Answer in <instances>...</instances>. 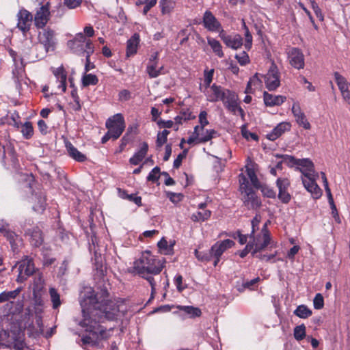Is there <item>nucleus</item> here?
Segmentation results:
<instances>
[{
  "label": "nucleus",
  "instance_id": "obj_33",
  "mask_svg": "<svg viewBox=\"0 0 350 350\" xmlns=\"http://www.w3.org/2000/svg\"><path fill=\"white\" fill-rule=\"evenodd\" d=\"M20 128L21 129V132L24 139H29L33 137L34 130L31 122L27 121L24 124H21Z\"/></svg>",
  "mask_w": 350,
  "mask_h": 350
},
{
  "label": "nucleus",
  "instance_id": "obj_22",
  "mask_svg": "<svg viewBox=\"0 0 350 350\" xmlns=\"http://www.w3.org/2000/svg\"><path fill=\"white\" fill-rule=\"evenodd\" d=\"M292 113L296 119L297 123L303 126L305 129L308 130L311 126L308 121L304 113L301 111L300 105L298 103H295L292 107Z\"/></svg>",
  "mask_w": 350,
  "mask_h": 350
},
{
  "label": "nucleus",
  "instance_id": "obj_8",
  "mask_svg": "<svg viewBox=\"0 0 350 350\" xmlns=\"http://www.w3.org/2000/svg\"><path fill=\"white\" fill-rule=\"evenodd\" d=\"M264 78L266 88L269 91H274L280 85V74L278 67L273 64L265 75H260Z\"/></svg>",
  "mask_w": 350,
  "mask_h": 350
},
{
  "label": "nucleus",
  "instance_id": "obj_37",
  "mask_svg": "<svg viewBox=\"0 0 350 350\" xmlns=\"http://www.w3.org/2000/svg\"><path fill=\"white\" fill-rule=\"evenodd\" d=\"M98 78L96 75L86 73L82 77L81 79L82 85L83 87L95 85L98 84Z\"/></svg>",
  "mask_w": 350,
  "mask_h": 350
},
{
  "label": "nucleus",
  "instance_id": "obj_64",
  "mask_svg": "<svg viewBox=\"0 0 350 350\" xmlns=\"http://www.w3.org/2000/svg\"><path fill=\"white\" fill-rule=\"evenodd\" d=\"M188 152L187 149H185L181 153H180L174 161L173 166L174 168L178 169L182 163V161L187 157Z\"/></svg>",
  "mask_w": 350,
  "mask_h": 350
},
{
  "label": "nucleus",
  "instance_id": "obj_49",
  "mask_svg": "<svg viewBox=\"0 0 350 350\" xmlns=\"http://www.w3.org/2000/svg\"><path fill=\"white\" fill-rule=\"evenodd\" d=\"M239 181L240 185L239 190L241 194H243L245 191L252 189V188L250 186L248 180L243 174H239Z\"/></svg>",
  "mask_w": 350,
  "mask_h": 350
},
{
  "label": "nucleus",
  "instance_id": "obj_13",
  "mask_svg": "<svg viewBox=\"0 0 350 350\" xmlns=\"http://www.w3.org/2000/svg\"><path fill=\"white\" fill-rule=\"evenodd\" d=\"M289 64L297 70L303 69L305 66V58L302 51L297 47H291L287 52Z\"/></svg>",
  "mask_w": 350,
  "mask_h": 350
},
{
  "label": "nucleus",
  "instance_id": "obj_58",
  "mask_svg": "<svg viewBox=\"0 0 350 350\" xmlns=\"http://www.w3.org/2000/svg\"><path fill=\"white\" fill-rule=\"evenodd\" d=\"M234 57L242 66L247 65L250 62L249 55L245 51H242L239 54H236Z\"/></svg>",
  "mask_w": 350,
  "mask_h": 350
},
{
  "label": "nucleus",
  "instance_id": "obj_54",
  "mask_svg": "<svg viewBox=\"0 0 350 350\" xmlns=\"http://www.w3.org/2000/svg\"><path fill=\"white\" fill-rule=\"evenodd\" d=\"M195 254L196 258L202 262H208L213 259L211 250L206 253L196 250Z\"/></svg>",
  "mask_w": 350,
  "mask_h": 350
},
{
  "label": "nucleus",
  "instance_id": "obj_34",
  "mask_svg": "<svg viewBox=\"0 0 350 350\" xmlns=\"http://www.w3.org/2000/svg\"><path fill=\"white\" fill-rule=\"evenodd\" d=\"M4 237L10 242L12 249L15 251L18 248V243L21 241L20 237L11 230H9Z\"/></svg>",
  "mask_w": 350,
  "mask_h": 350
},
{
  "label": "nucleus",
  "instance_id": "obj_53",
  "mask_svg": "<svg viewBox=\"0 0 350 350\" xmlns=\"http://www.w3.org/2000/svg\"><path fill=\"white\" fill-rule=\"evenodd\" d=\"M327 196H328V201H329V205H330V207L332 209V215L337 223H340V217H339L336 206L334 204L332 193L328 194Z\"/></svg>",
  "mask_w": 350,
  "mask_h": 350
},
{
  "label": "nucleus",
  "instance_id": "obj_46",
  "mask_svg": "<svg viewBox=\"0 0 350 350\" xmlns=\"http://www.w3.org/2000/svg\"><path fill=\"white\" fill-rule=\"evenodd\" d=\"M256 189H260L262 195L269 198H275L276 197L275 191L267 185H261L260 187H257Z\"/></svg>",
  "mask_w": 350,
  "mask_h": 350
},
{
  "label": "nucleus",
  "instance_id": "obj_42",
  "mask_svg": "<svg viewBox=\"0 0 350 350\" xmlns=\"http://www.w3.org/2000/svg\"><path fill=\"white\" fill-rule=\"evenodd\" d=\"M180 310L189 314L191 318L199 317L202 314L200 308L191 306H180Z\"/></svg>",
  "mask_w": 350,
  "mask_h": 350
},
{
  "label": "nucleus",
  "instance_id": "obj_14",
  "mask_svg": "<svg viewBox=\"0 0 350 350\" xmlns=\"http://www.w3.org/2000/svg\"><path fill=\"white\" fill-rule=\"evenodd\" d=\"M203 26L211 32H219L224 30L220 22L216 18L210 10H206L202 17Z\"/></svg>",
  "mask_w": 350,
  "mask_h": 350
},
{
  "label": "nucleus",
  "instance_id": "obj_60",
  "mask_svg": "<svg viewBox=\"0 0 350 350\" xmlns=\"http://www.w3.org/2000/svg\"><path fill=\"white\" fill-rule=\"evenodd\" d=\"M94 52V46L91 40H88L85 46L84 47V53L85 54V59L89 63V59Z\"/></svg>",
  "mask_w": 350,
  "mask_h": 350
},
{
  "label": "nucleus",
  "instance_id": "obj_61",
  "mask_svg": "<svg viewBox=\"0 0 350 350\" xmlns=\"http://www.w3.org/2000/svg\"><path fill=\"white\" fill-rule=\"evenodd\" d=\"M314 308L317 310H320L324 306V299L321 293L316 294L313 299Z\"/></svg>",
  "mask_w": 350,
  "mask_h": 350
},
{
  "label": "nucleus",
  "instance_id": "obj_6",
  "mask_svg": "<svg viewBox=\"0 0 350 350\" xmlns=\"http://www.w3.org/2000/svg\"><path fill=\"white\" fill-rule=\"evenodd\" d=\"M105 126L110 133L113 134V139H118L125 129V121L122 113H116L108 118Z\"/></svg>",
  "mask_w": 350,
  "mask_h": 350
},
{
  "label": "nucleus",
  "instance_id": "obj_62",
  "mask_svg": "<svg viewBox=\"0 0 350 350\" xmlns=\"http://www.w3.org/2000/svg\"><path fill=\"white\" fill-rule=\"evenodd\" d=\"M241 133H242L243 137L247 140H249L250 139H253L254 141L258 140V135L255 133H252V132L246 130L245 125H243L241 127Z\"/></svg>",
  "mask_w": 350,
  "mask_h": 350
},
{
  "label": "nucleus",
  "instance_id": "obj_24",
  "mask_svg": "<svg viewBox=\"0 0 350 350\" xmlns=\"http://www.w3.org/2000/svg\"><path fill=\"white\" fill-rule=\"evenodd\" d=\"M286 100V97L282 95H273L265 91L263 93L264 103L267 107L280 106Z\"/></svg>",
  "mask_w": 350,
  "mask_h": 350
},
{
  "label": "nucleus",
  "instance_id": "obj_36",
  "mask_svg": "<svg viewBox=\"0 0 350 350\" xmlns=\"http://www.w3.org/2000/svg\"><path fill=\"white\" fill-rule=\"evenodd\" d=\"M294 314L301 319H307L312 314V310L306 305H299L293 312Z\"/></svg>",
  "mask_w": 350,
  "mask_h": 350
},
{
  "label": "nucleus",
  "instance_id": "obj_48",
  "mask_svg": "<svg viewBox=\"0 0 350 350\" xmlns=\"http://www.w3.org/2000/svg\"><path fill=\"white\" fill-rule=\"evenodd\" d=\"M174 3L172 0H161L160 6L163 14H169L174 8Z\"/></svg>",
  "mask_w": 350,
  "mask_h": 350
},
{
  "label": "nucleus",
  "instance_id": "obj_63",
  "mask_svg": "<svg viewBox=\"0 0 350 350\" xmlns=\"http://www.w3.org/2000/svg\"><path fill=\"white\" fill-rule=\"evenodd\" d=\"M167 197L173 203H178L183 200V195L180 193H174L172 191H167L166 193Z\"/></svg>",
  "mask_w": 350,
  "mask_h": 350
},
{
  "label": "nucleus",
  "instance_id": "obj_51",
  "mask_svg": "<svg viewBox=\"0 0 350 350\" xmlns=\"http://www.w3.org/2000/svg\"><path fill=\"white\" fill-rule=\"evenodd\" d=\"M293 335L297 340H303L306 337V326L304 324L296 326L294 328Z\"/></svg>",
  "mask_w": 350,
  "mask_h": 350
},
{
  "label": "nucleus",
  "instance_id": "obj_55",
  "mask_svg": "<svg viewBox=\"0 0 350 350\" xmlns=\"http://www.w3.org/2000/svg\"><path fill=\"white\" fill-rule=\"evenodd\" d=\"M261 216L260 214L257 213L252 219L251 224H252V232L250 234V237L254 239V234L256 230V229H258V225L260 222Z\"/></svg>",
  "mask_w": 350,
  "mask_h": 350
},
{
  "label": "nucleus",
  "instance_id": "obj_21",
  "mask_svg": "<svg viewBox=\"0 0 350 350\" xmlns=\"http://www.w3.org/2000/svg\"><path fill=\"white\" fill-rule=\"evenodd\" d=\"M33 200V210L37 213L42 214L46 209V193L42 191L35 193Z\"/></svg>",
  "mask_w": 350,
  "mask_h": 350
},
{
  "label": "nucleus",
  "instance_id": "obj_18",
  "mask_svg": "<svg viewBox=\"0 0 350 350\" xmlns=\"http://www.w3.org/2000/svg\"><path fill=\"white\" fill-rule=\"evenodd\" d=\"M25 234L29 237L30 244L35 247H39L44 243L43 232L38 226L26 229Z\"/></svg>",
  "mask_w": 350,
  "mask_h": 350
},
{
  "label": "nucleus",
  "instance_id": "obj_57",
  "mask_svg": "<svg viewBox=\"0 0 350 350\" xmlns=\"http://www.w3.org/2000/svg\"><path fill=\"white\" fill-rule=\"evenodd\" d=\"M217 133V131H215L214 129L206 130V133L200 137V138L199 139L198 144L206 143L210 141L211 139L215 137Z\"/></svg>",
  "mask_w": 350,
  "mask_h": 350
},
{
  "label": "nucleus",
  "instance_id": "obj_40",
  "mask_svg": "<svg viewBox=\"0 0 350 350\" xmlns=\"http://www.w3.org/2000/svg\"><path fill=\"white\" fill-rule=\"evenodd\" d=\"M71 97L73 99V103H71V107L75 111H79L81 109V105L80 103V98L78 95L77 88L74 87L70 93Z\"/></svg>",
  "mask_w": 350,
  "mask_h": 350
},
{
  "label": "nucleus",
  "instance_id": "obj_59",
  "mask_svg": "<svg viewBox=\"0 0 350 350\" xmlns=\"http://www.w3.org/2000/svg\"><path fill=\"white\" fill-rule=\"evenodd\" d=\"M160 178V167H154L147 176V180L152 183L157 182Z\"/></svg>",
  "mask_w": 350,
  "mask_h": 350
},
{
  "label": "nucleus",
  "instance_id": "obj_26",
  "mask_svg": "<svg viewBox=\"0 0 350 350\" xmlns=\"http://www.w3.org/2000/svg\"><path fill=\"white\" fill-rule=\"evenodd\" d=\"M148 150V144L147 142H144L140 145V148L138 150L134 155L130 158L129 163L131 165H137L140 163L145 158Z\"/></svg>",
  "mask_w": 350,
  "mask_h": 350
},
{
  "label": "nucleus",
  "instance_id": "obj_9",
  "mask_svg": "<svg viewBox=\"0 0 350 350\" xmlns=\"http://www.w3.org/2000/svg\"><path fill=\"white\" fill-rule=\"evenodd\" d=\"M50 3H46L38 8L35 13L33 18L34 25L37 29H43L51 18Z\"/></svg>",
  "mask_w": 350,
  "mask_h": 350
},
{
  "label": "nucleus",
  "instance_id": "obj_52",
  "mask_svg": "<svg viewBox=\"0 0 350 350\" xmlns=\"http://www.w3.org/2000/svg\"><path fill=\"white\" fill-rule=\"evenodd\" d=\"M157 246L164 254H170L173 250V245H168V243L164 237L158 242Z\"/></svg>",
  "mask_w": 350,
  "mask_h": 350
},
{
  "label": "nucleus",
  "instance_id": "obj_4",
  "mask_svg": "<svg viewBox=\"0 0 350 350\" xmlns=\"http://www.w3.org/2000/svg\"><path fill=\"white\" fill-rule=\"evenodd\" d=\"M23 288L18 286L13 291H5L0 293V304L5 303V310L8 314H18L23 309V299H18Z\"/></svg>",
  "mask_w": 350,
  "mask_h": 350
},
{
  "label": "nucleus",
  "instance_id": "obj_25",
  "mask_svg": "<svg viewBox=\"0 0 350 350\" xmlns=\"http://www.w3.org/2000/svg\"><path fill=\"white\" fill-rule=\"evenodd\" d=\"M159 63V52H155L149 58L146 66V72L150 78H157L159 76V72L156 71Z\"/></svg>",
  "mask_w": 350,
  "mask_h": 350
},
{
  "label": "nucleus",
  "instance_id": "obj_41",
  "mask_svg": "<svg viewBox=\"0 0 350 350\" xmlns=\"http://www.w3.org/2000/svg\"><path fill=\"white\" fill-rule=\"evenodd\" d=\"M275 157L283 159V161L289 167L297 166V159L295 157L288 154H275Z\"/></svg>",
  "mask_w": 350,
  "mask_h": 350
},
{
  "label": "nucleus",
  "instance_id": "obj_15",
  "mask_svg": "<svg viewBox=\"0 0 350 350\" xmlns=\"http://www.w3.org/2000/svg\"><path fill=\"white\" fill-rule=\"evenodd\" d=\"M242 196L243 205L248 210H257L262 206L260 198L257 196L253 189L244 192Z\"/></svg>",
  "mask_w": 350,
  "mask_h": 350
},
{
  "label": "nucleus",
  "instance_id": "obj_2",
  "mask_svg": "<svg viewBox=\"0 0 350 350\" xmlns=\"http://www.w3.org/2000/svg\"><path fill=\"white\" fill-rule=\"evenodd\" d=\"M297 169L302 174L301 180L305 189L311 193L313 198H320L322 190L316 182L319 174L315 172L313 162L308 158L298 159Z\"/></svg>",
  "mask_w": 350,
  "mask_h": 350
},
{
  "label": "nucleus",
  "instance_id": "obj_20",
  "mask_svg": "<svg viewBox=\"0 0 350 350\" xmlns=\"http://www.w3.org/2000/svg\"><path fill=\"white\" fill-rule=\"evenodd\" d=\"M334 76L342 98L350 103V83L338 72H335Z\"/></svg>",
  "mask_w": 350,
  "mask_h": 350
},
{
  "label": "nucleus",
  "instance_id": "obj_31",
  "mask_svg": "<svg viewBox=\"0 0 350 350\" xmlns=\"http://www.w3.org/2000/svg\"><path fill=\"white\" fill-rule=\"evenodd\" d=\"M237 100H239L238 94L235 92L228 89V90L226 91L221 102L223 103L225 108L227 109L230 105L234 104Z\"/></svg>",
  "mask_w": 350,
  "mask_h": 350
},
{
  "label": "nucleus",
  "instance_id": "obj_1",
  "mask_svg": "<svg viewBox=\"0 0 350 350\" xmlns=\"http://www.w3.org/2000/svg\"><path fill=\"white\" fill-rule=\"evenodd\" d=\"M109 293L107 288H101L94 297H90V306L83 308V319L80 325L87 327V330L97 336V338L107 339L109 334L106 327L100 323L105 320L113 321L117 319L120 312L119 306L108 299Z\"/></svg>",
  "mask_w": 350,
  "mask_h": 350
},
{
  "label": "nucleus",
  "instance_id": "obj_10",
  "mask_svg": "<svg viewBox=\"0 0 350 350\" xmlns=\"http://www.w3.org/2000/svg\"><path fill=\"white\" fill-rule=\"evenodd\" d=\"M234 242L230 239L217 241L211 247V251L213 257V265L216 267L220 261V258L225 251L231 248Z\"/></svg>",
  "mask_w": 350,
  "mask_h": 350
},
{
  "label": "nucleus",
  "instance_id": "obj_7",
  "mask_svg": "<svg viewBox=\"0 0 350 350\" xmlns=\"http://www.w3.org/2000/svg\"><path fill=\"white\" fill-rule=\"evenodd\" d=\"M16 27L22 32L24 36L29 31L33 21L32 14L25 8L19 10L16 14Z\"/></svg>",
  "mask_w": 350,
  "mask_h": 350
},
{
  "label": "nucleus",
  "instance_id": "obj_35",
  "mask_svg": "<svg viewBox=\"0 0 350 350\" xmlns=\"http://www.w3.org/2000/svg\"><path fill=\"white\" fill-rule=\"evenodd\" d=\"M226 109L234 116L239 115L241 120H245V113L241 107L239 100H237L234 104L230 105Z\"/></svg>",
  "mask_w": 350,
  "mask_h": 350
},
{
  "label": "nucleus",
  "instance_id": "obj_43",
  "mask_svg": "<svg viewBox=\"0 0 350 350\" xmlns=\"http://www.w3.org/2000/svg\"><path fill=\"white\" fill-rule=\"evenodd\" d=\"M10 120L8 122L9 125L13 126L16 129H19L21 125V116L17 111H14L10 116Z\"/></svg>",
  "mask_w": 350,
  "mask_h": 350
},
{
  "label": "nucleus",
  "instance_id": "obj_19",
  "mask_svg": "<svg viewBox=\"0 0 350 350\" xmlns=\"http://www.w3.org/2000/svg\"><path fill=\"white\" fill-rule=\"evenodd\" d=\"M219 36L228 47L234 50L239 49L243 45V38L239 34L228 35L224 30H222Z\"/></svg>",
  "mask_w": 350,
  "mask_h": 350
},
{
  "label": "nucleus",
  "instance_id": "obj_56",
  "mask_svg": "<svg viewBox=\"0 0 350 350\" xmlns=\"http://www.w3.org/2000/svg\"><path fill=\"white\" fill-rule=\"evenodd\" d=\"M183 278L180 274H176L174 279V284L176 286V289L179 293L183 292L187 288V284H183Z\"/></svg>",
  "mask_w": 350,
  "mask_h": 350
},
{
  "label": "nucleus",
  "instance_id": "obj_17",
  "mask_svg": "<svg viewBox=\"0 0 350 350\" xmlns=\"http://www.w3.org/2000/svg\"><path fill=\"white\" fill-rule=\"evenodd\" d=\"M88 40L83 33H78L74 39L68 41L67 45L73 53L79 55H83L84 47Z\"/></svg>",
  "mask_w": 350,
  "mask_h": 350
},
{
  "label": "nucleus",
  "instance_id": "obj_50",
  "mask_svg": "<svg viewBox=\"0 0 350 350\" xmlns=\"http://www.w3.org/2000/svg\"><path fill=\"white\" fill-rule=\"evenodd\" d=\"M213 75H214V69H211L209 70H204V84L203 86L204 87L205 90H206L210 88L211 83H212L213 79Z\"/></svg>",
  "mask_w": 350,
  "mask_h": 350
},
{
  "label": "nucleus",
  "instance_id": "obj_12",
  "mask_svg": "<svg viewBox=\"0 0 350 350\" xmlns=\"http://www.w3.org/2000/svg\"><path fill=\"white\" fill-rule=\"evenodd\" d=\"M200 90L204 93L206 97V100L208 102L216 103L222 100L226 93V91H228V89L213 83L209 89L206 90H202V88H200Z\"/></svg>",
  "mask_w": 350,
  "mask_h": 350
},
{
  "label": "nucleus",
  "instance_id": "obj_32",
  "mask_svg": "<svg viewBox=\"0 0 350 350\" xmlns=\"http://www.w3.org/2000/svg\"><path fill=\"white\" fill-rule=\"evenodd\" d=\"M211 213L210 210L197 211L191 215V219L194 222H203L211 217Z\"/></svg>",
  "mask_w": 350,
  "mask_h": 350
},
{
  "label": "nucleus",
  "instance_id": "obj_11",
  "mask_svg": "<svg viewBox=\"0 0 350 350\" xmlns=\"http://www.w3.org/2000/svg\"><path fill=\"white\" fill-rule=\"evenodd\" d=\"M55 31L50 27L43 28L42 31L39 32L38 38L42 44L46 51H53L55 44Z\"/></svg>",
  "mask_w": 350,
  "mask_h": 350
},
{
  "label": "nucleus",
  "instance_id": "obj_27",
  "mask_svg": "<svg viewBox=\"0 0 350 350\" xmlns=\"http://www.w3.org/2000/svg\"><path fill=\"white\" fill-rule=\"evenodd\" d=\"M140 38L138 33H134L126 42V56L134 55L138 49Z\"/></svg>",
  "mask_w": 350,
  "mask_h": 350
},
{
  "label": "nucleus",
  "instance_id": "obj_16",
  "mask_svg": "<svg viewBox=\"0 0 350 350\" xmlns=\"http://www.w3.org/2000/svg\"><path fill=\"white\" fill-rule=\"evenodd\" d=\"M275 183L278 188V199L284 204L289 203L291 200V195L288 191V189L291 185L289 179L287 178H278Z\"/></svg>",
  "mask_w": 350,
  "mask_h": 350
},
{
  "label": "nucleus",
  "instance_id": "obj_29",
  "mask_svg": "<svg viewBox=\"0 0 350 350\" xmlns=\"http://www.w3.org/2000/svg\"><path fill=\"white\" fill-rule=\"evenodd\" d=\"M53 75L57 78V81H59V88H62L64 92L66 90V79L67 74L65 69L61 66L53 70Z\"/></svg>",
  "mask_w": 350,
  "mask_h": 350
},
{
  "label": "nucleus",
  "instance_id": "obj_5",
  "mask_svg": "<svg viewBox=\"0 0 350 350\" xmlns=\"http://www.w3.org/2000/svg\"><path fill=\"white\" fill-rule=\"evenodd\" d=\"M18 267V275L16 279L17 283L25 282L29 277L36 271L33 259L28 256H24L16 264Z\"/></svg>",
  "mask_w": 350,
  "mask_h": 350
},
{
  "label": "nucleus",
  "instance_id": "obj_47",
  "mask_svg": "<svg viewBox=\"0 0 350 350\" xmlns=\"http://www.w3.org/2000/svg\"><path fill=\"white\" fill-rule=\"evenodd\" d=\"M243 28L245 30V42L244 44V46L246 50L250 51L252 46V36L244 21H243Z\"/></svg>",
  "mask_w": 350,
  "mask_h": 350
},
{
  "label": "nucleus",
  "instance_id": "obj_28",
  "mask_svg": "<svg viewBox=\"0 0 350 350\" xmlns=\"http://www.w3.org/2000/svg\"><path fill=\"white\" fill-rule=\"evenodd\" d=\"M66 148L68 155L76 161L82 163L88 159L86 155L79 151L71 142H67L66 144Z\"/></svg>",
  "mask_w": 350,
  "mask_h": 350
},
{
  "label": "nucleus",
  "instance_id": "obj_39",
  "mask_svg": "<svg viewBox=\"0 0 350 350\" xmlns=\"http://www.w3.org/2000/svg\"><path fill=\"white\" fill-rule=\"evenodd\" d=\"M49 295L53 304V308L57 309L62 304L59 294L55 288L51 287L49 288Z\"/></svg>",
  "mask_w": 350,
  "mask_h": 350
},
{
  "label": "nucleus",
  "instance_id": "obj_23",
  "mask_svg": "<svg viewBox=\"0 0 350 350\" xmlns=\"http://www.w3.org/2000/svg\"><path fill=\"white\" fill-rule=\"evenodd\" d=\"M291 127V125L289 122H280L267 135V138L271 141H275L282 136L285 132L290 131Z\"/></svg>",
  "mask_w": 350,
  "mask_h": 350
},
{
  "label": "nucleus",
  "instance_id": "obj_3",
  "mask_svg": "<svg viewBox=\"0 0 350 350\" xmlns=\"http://www.w3.org/2000/svg\"><path fill=\"white\" fill-rule=\"evenodd\" d=\"M164 260H161L146 250L134 261L133 267L129 269V272L140 277H144V274L159 275L164 267Z\"/></svg>",
  "mask_w": 350,
  "mask_h": 350
},
{
  "label": "nucleus",
  "instance_id": "obj_44",
  "mask_svg": "<svg viewBox=\"0 0 350 350\" xmlns=\"http://www.w3.org/2000/svg\"><path fill=\"white\" fill-rule=\"evenodd\" d=\"M266 237L262 238L263 241L261 243H256L254 250L252 252V255L254 256L255 254L260 253L261 251L264 250L269 245L271 244V239H269L267 236Z\"/></svg>",
  "mask_w": 350,
  "mask_h": 350
},
{
  "label": "nucleus",
  "instance_id": "obj_38",
  "mask_svg": "<svg viewBox=\"0 0 350 350\" xmlns=\"http://www.w3.org/2000/svg\"><path fill=\"white\" fill-rule=\"evenodd\" d=\"M245 167L247 175L249 177L254 187L256 189L257 187H260V183L256 174L254 169L252 167L248 166V164L245 166Z\"/></svg>",
  "mask_w": 350,
  "mask_h": 350
},
{
  "label": "nucleus",
  "instance_id": "obj_30",
  "mask_svg": "<svg viewBox=\"0 0 350 350\" xmlns=\"http://www.w3.org/2000/svg\"><path fill=\"white\" fill-rule=\"evenodd\" d=\"M207 43L212 49L213 53L220 58L224 57V53L222 51V46L221 43L215 38L210 36L207 37Z\"/></svg>",
  "mask_w": 350,
  "mask_h": 350
},
{
  "label": "nucleus",
  "instance_id": "obj_45",
  "mask_svg": "<svg viewBox=\"0 0 350 350\" xmlns=\"http://www.w3.org/2000/svg\"><path fill=\"white\" fill-rule=\"evenodd\" d=\"M170 131L167 129H164L161 132H159L157 135L156 146L157 148H161L166 143L167 140V136L170 134Z\"/></svg>",
  "mask_w": 350,
  "mask_h": 350
}]
</instances>
